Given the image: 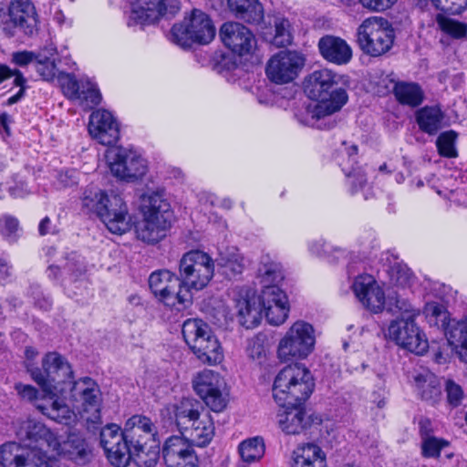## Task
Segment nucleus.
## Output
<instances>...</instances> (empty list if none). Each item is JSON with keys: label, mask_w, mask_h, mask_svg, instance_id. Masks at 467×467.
<instances>
[{"label": "nucleus", "mask_w": 467, "mask_h": 467, "mask_svg": "<svg viewBox=\"0 0 467 467\" xmlns=\"http://www.w3.org/2000/svg\"><path fill=\"white\" fill-rule=\"evenodd\" d=\"M22 443L7 442L0 448V462L4 467H57V461L48 451L84 465L91 459V449L79 433H69L58 441L44 424L26 421L17 432Z\"/></svg>", "instance_id": "nucleus-1"}, {"label": "nucleus", "mask_w": 467, "mask_h": 467, "mask_svg": "<svg viewBox=\"0 0 467 467\" xmlns=\"http://www.w3.org/2000/svg\"><path fill=\"white\" fill-rule=\"evenodd\" d=\"M346 77L329 68L313 71L306 79L305 92L315 100L307 105L306 123L314 125L321 119L339 111L348 102V95L344 88L337 87Z\"/></svg>", "instance_id": "nucleus-2"}, {"label": "nucleus", "mask_w": 467, "mask_h": 467, "mask_svg": "<svg viewBox=\"0 0 467 467\" xmlns=\"http://www.w3.org/2000/svg\"><path fill=\"white\" fill-rule=\"evenodd\" d=\"M81 210L86 214L99 216L112 234L121 235L131 228V215L119 194H109L99 188L88 187L81 196Z\"/></svg>", "instance_id": "nucleus-3"}, {"label": "nucleus", "mask_w": 467, "mask_h": 467, "mask_svg": "<svg viewBox=\"0 0 467 467\" xmlns=\"http://www.w3.org/2000/svg\"><path fill=\"white\" fill-rule=\"evenodd\" d=\"M140 220L135 223V234L146 244H156L166 236L171 226V204L166 199L165 190H148L140 196Z\"/></svg>", "instance_id": "nucleus-4"}, {"label": "nucleus", "mask_w": 467, "mask_h": 467, "mask_svg": "<svg viewBox=\"0 0 467 467\" xmlns=\"http://www.w3.org/2000/svg\"><path fill=\"white\" fill-rule=\"evenodd\" d=\"M314 386V379L308 368L300 364L288 365L275 378L273 397L281 407L297 404L309 398Z\"/></svg>", "instance_id": "nucleus-5"}, {"label": "nucleus", "mask_w": 467, "mask_h": 467, "mask_svg": "<svg viewBox=\"0 0 467 467\" xmlns=\"http://www.w3.org/2000/svg\"><path fill=\"white\" fill-rule=\"evenodd\" d=\"M394 312L400 313V317L393 320L389 326V337L397 345L413 352L422 355L429 348L425 335L420 330L414 322L419 316V310L405 299L396 298V309Z\"/></svg>", "instance_id": "nucleus-6"}, {"label": "nucleus", "mask_w": 467, "mask_h": 467, "mask_svg": "<svg viewBox=\"0 0 467 467\" xmlns=\"http://www.w3.org/2000/svg\"><path fill=\"white\" fill-rule=\"evenodd\" d=\"M182 333L185 343L202 363L216 365L223 360L221 344L207 323L189 318L183 322Z\"/></svg>", "instance_id": "nucleus-7"}, {"label": "nucleus", "mask_w": 467, "mask_h": 467, "mask_svg": "<svg viewBox=\"0 0 467 467\" xmlns=\"http://www.w3.org/2000/svg\"><path fill=\"white\" fill-rule=\"evenodd\" d=\"M27 371L45 394L59 391L63 395L66 386L73 379L70 364L55 351L48 352L43 357L41 368L27 365Z\"/></svg>", "instance_id": "nucleus-8"}, {"label": "nucleus", "mask_w": 467, "mask_h": 467, "mask_svg": "<svg viewBox=\"0 0 467 467\" xmlns=\"http://www.w3.org/2000/svg\"><path fill=\"white\" fill-rule=\"evenodd\" d=\"M316 330L312 324L297 320L280 338L276 355L282 362L306 358L315 349Z\"/></svg>", "instance_id": "nucleus-9"}, {"label": "nucleus", "mask_w": 467, "mask_h": 467, "mask_svg": "<svg viewBox=\"0 0 467 467\" xmlns=\"http://www.w3.org/2000/svg\"><path fill=\"white\" fill-rule=\"evenodd\" d=\"M68 402L86 421L98 423L101 419L102 394L97 382L86 377L72 379L66 386Z\"/></svg>", "instance_id": "nucleus-10"}, {"label": "nucleus", "mask_w": 467, "mask_h": 467, "mask_svg": "<svg viewBox=\"0 0 467 467\" xmlns=\"http://www.w3.org/2000/svg\"><path fill=\"white\" fill-rule=\"evenodd\" d=\"M105 161L110 174L121 182H138L149 171L148 161L130 149L110 147L105 151Z\"/></svg>", "instance_id": "nucleus-11"}, {"label": "nucleus", "mask_w": 467, "mask_h": 467, "mask_svg": "<svg viewBox=\"0 0 467 467\" xmlns=\"http://www.w3.org/2000/svg\"><path fill=\"white\" fill-rule=\"evenodd\" d=\"M214 275L213 259L205 252L192 250L185 253L179 263V279L182 287L192 290L203 289Z\"/></svg>", "instance_id": "nucleus-12"}, {"label": "nucleus", "mask_w": 467, "mask_h": 467, "mask_svg": "<svg viewBox=\"0 0 467 467\" xmlns=\"http://www.w3.org/2000/svg\"><path fill=\"white\" fill-rule=\"evenodd\" d=\"M149 285L155 297L171 310L182 311L192 305V293L182 287L179 276L169 270L151 273Z\"/></svg>", "instance_id": "nucleus-13"}, {"label": "nucleus", "mask_w": 467, "mask_h": 467, "mask_svg": "<svg viewBox=\"0 0 467 467\" xmlns=\"http://www.w3.org/2000/svg\"><path fill=\"white\" fill-rule=\"evenodd\" d=\"M357 42L365 54L379 57L392 47L394 31L387 19L371 16L365 19L358 27Z\"/></svg>", "instance_id": "nucleus-14"}, {"label": "nucleus", "mask_w": 467, "mask_h": 467, "mask_svg": "<svg viewBox=\"0 0 467 467\" xmlns=\"http://www.w3.org/2000/svg\"><path fill=\"white\" fill-rule=\"evenodd\" d=\"M279 294H285L279 286L262 288L259 296L251 289H242L235 299L240 324L246 328L258 326L262 320L263 308L267 305L277 304V299H281Z\"/></svg>", "instance_id": "nucleus-15"}, {"label": "nucleus", "mask_w": 467, "mask_h": 467, "mask_svg": "<svg viewBox=\"0 0 467 467\" xmlns=\"http://www.w3.org/2000/svg\"><path fill=\"white\" fill-rule=\"evenodd\" d=\"M215 36V27L209 16L201 10L194 9L189 16L171 30L170 39L176 45L186 48L192 43L208 44Z\"/></svg>", "instance_id": "nucleus-16"}, {"label": "nucleus", "mask_w": 467, "mask_h": 467, "mask_svg": "<svg viewBox=\"0 0 467 467\" xmlns=\"http://www.w3.org/2000/svg\"><path fill=\"white\" fill-rule=\"evenodd\" d=\"M196 394L215 412L223 411L228 403L226 383L224 379L211 369H203L192 379Z\"/></svg>", "instance_id": "nucleus-17"}, {"label": "nucleus", "mask_w": 467, "mask_h": 467, "mask_svg": "<svg viewBox=\"0 0 467 467\" xmlns=\"http://www.w3.org/2000/svg\"><path fill=\"white\" fill-rule=\"evenodd\" d=\"M351 288L357 299L372 313L382 312L386 306L389 311L394 312L396 298H400L395 294V296L389 295L387 300L383 289L378 285L375 278L368 274L357 276Z\"/></svg>", "instance_id": "nucleus-18"}, {"label": "nucleus", "mask_w": 467, "mask_h": 467, "mask_svg": "<svg viewBox=\"0 0 467 467\" xmlns=\"http://www.w3.org/2000/svg\"><path fill=\"white\" fill-rule=\"evenodd\" d=\"M180 9V0H133L128 26L150 25L161 17H172Z\"/></svg>", "instance_id": "nucleus-19"}, {"label": "nucleus", "mask_w": 467, "mask_h": 467, "mask_svg": "<svg viewBox=\"0 0 467 467\" xmlns=\"http://www.w3.org/2000/svg\"><path fill=\"white\" fill-rule=\"evenodd\" d=\"M130 437L117 424L106 425L100 431V444L108 460L115 467H127L130 459Z\"/></svg>", "instance_id": "nucleus-20"}, {"label": "nucleus", "mask_w": 467, "mask_h": 467, "mask_svg": "<svg viewBox=\"0 0 467 467\" xmlns=\"http://www.w3.org/2000/svg\"><path fill=\"white\" fill-rule=\"evenodd\" d=\"M305 65V57L296 51L284 50L274 55L268 61L265 72L276 84L293 81Z\"/></svg>", "instance_id": "nucleus-21"}, {"label": "nucleus", "mask_w": 467, "mask_h": 467, "mask_svg": "<svg viewBox=\"0 0 467 467\" xmlns=\"http://www.w3.org/2000/svg\"><path fill=\"white\" fill-rule=\"evenodd\" d=\"M9 19L5 23L4 30L10 36L18 31L32 35L36 27L35 6L30 0H12L9 6Z\"/></svg>", "instance_id": "nucleus-22"}, {"label": "nucleus", "mask_w": 467, "mask_h": 467, "mask_svg": "<svg viewBox=\"0 0 467 467\" xmlns=\"http://www.w3.org/2000/svg\"><path fill=\"white\" fill-rule=\"evenodd\" d=\"M88 132L99 144L111 146L119 139V123L110 111L98 109L89 116Z\"/></svg>", "instance_id": "nucleus-23"}, {"label": "nucleus", "mask_w": 467, "mask_h": 467, "mask_svg": "<svg viewBox=\"0 0 467 467\" xmlns=\"http://www.w3.org/2000/svg\"><path fill=\"white\" fill-rule=\"evenodd\" d=\"M220 37L232 52L244 56L250 54L256 47L252 31L238 22H226L220 29Z\"/></svg>", "instance_id": "nucleus-24"}, {"label": "nucleus", "mask_w": 467, "mask_h": 467, "mask_svg": "<svg viewBox=\"0 0 467 467\" xmlns=\"http://www.w3.org/2000/svg\"><path fill=\"white\" fill-rule=\"evenodd\" d=\"M162 456L166 467H198L192 446L182 436H171L165 441Z\"/></svg>", "instance_id": "nucleus-25"}, {"label": "nucleus", "mask_w": 467, "mask_h": 467, "mask_svg": "<svg viewBox=\"0 0 467 467\" xmlns=\"http://www.w3.org/2000/svg\"><path fill=\"white\" fill-rule=\"evenodd\" d=\"M45 404H37L39 410L44 415H47L51 420L68 425L76 420L77 414L75 409H70L69 405L65 401H68L67 391L61 395L59 391H55L54 394H45Z\"/></svg>", "instance_id": "nucleus-26"}, {"label": "nucleus", "mask_w": 467, "mask_h": 467, "mask_svg": "<svg viewBox=\"0 0 467 467\" xmlns=\"http://www.w3.org/2000/svg\"><path fill=\"white\" fill-rule=\"evenodd\" d=\"M318 49L324 59L337 66L347 65L352 59V48L339 36L327 35L318 41Z\"/></svg>", "instance_id": "nucleus-27"}, {"label": "nucleus", "mask_w": 467, "mask_h": 467, "mask_svg": "<svg viewBox=\"0 0 467 467\" xmlns=\"http://www.w3.org/2000/svg\"><path fill=\"white\" fill-rule=\"evenodd\" d=\"M412 380L414 390L421 400L435 405L441 400V385L434 373L428 369L416 371Z\"/></svg>", "instance_id": "nucleus-28"}, {"label": "nucleus", "mask_w": 467, "mask_h": 467, "mask_svg": "<svg viewBox=\"0 0 467 467\" xmlns=\"http://www.w3.org/2000/svg\"><path fill=\"white\" fill-rule=\"evenodd\" d=\"M182 437L191 445L206 446L214 436V423L208 412H203L191 424L181 431Z\"/></svg>", "instance_id": "nucleus-29"}, {"label": "nucleus", "mask_w": 467, "mask_h": 467, "mask_svg": "<svg viewBox=\"0 0 467 467\" xmlns=\"http://www.w3.org/2000/svg\"><path fill=\"white\" fill-rule=\"evenodd\" d=\"M282 412H279L278 426L286 435H299L310 426L309 417L297 404L285 405Z\"/></svg>", "instance_id": "nucleus-30"}, {"label": "nucleus", "mask_w": 467, "mask_h": 467, "mask_svg": "<svg viewBox=\"0 0 467 467\" xmlns=\"http://www.w3.org/2000/svg\"><path fill=\"white\" fill-rule=\"evenodd\" d=\"M165 410L174 420L180 431L187 428L189 423L191 424L204 412L199 401L191 398L182 399L180 401L167 406Z\"/></svg>", "instance_id": "nucleus-31"}, {"label": "nucleus", "mask_w": 467, "mask_h": 467, "mask_svg": "<svg viewBox=\"0 0 467 467\" xmlns=\"http://www.w3.org/2000/svg\"><path fill=\"white\" fill-rule=\"evenodd\" d=\"M326 453L316 443H305L297 446L292 454L291 467H324Z\"/></svg>", "instance_id": "nucleus-32"}, {"label": "nucleus", "mask_w": 467, "mask_h": 467, "mask_svg": "<svg viewBox=\"0 0 467 467\" xmlns=\"http://www.w3.org/2000/svg\"><path fill=\"white\" fill-rule=\"evenodd\" d=\"M127 437H130V443L133 444L136 440L147 441V442L157 443V431L151 420L146 416L134 415L126 422Z\"/></svg>", "instance_id": "nucleus-33"}, {"label": "nucleus", "mask_w": 467, "mask_h": 467, "mask_svg": "<svg viewBox=\"0 0 467 467\" xmlns=\"http://www.w3.org/2000/svg\"><path fill=\"white\" fill-rule=\"evenodd\" d=\"M229 11L248 24H258L264 18V8L259 0H227Z\"/></svg>", "instance_id": "nucleus-34"}, {"label": "nucleus", "mask_w": 467, "mask_h": 467, "mask_svg": "<svg viewBox=\"0 0 467 467\" xmlns=\"http://www.w3.org/2000/svg\"><path fill=\"white\" fill-rule=\"evenodd\" d=\"M257 278L262 288L279 286L284 280V271L281 264L269 254L261 257Z\"/></svg>", "instance_id": "nucleus-35"}, {"label": "nucleus", "mask_w": 467, "mask_h": 467, "mask_svg": "<svg viewBox=\"0 0 467 467\" xmlns=\"http://www.w3.org/2000/svg\"><path fill=\"white\" fill-rule=\"evenodd\" d=\"M147 441L136 440V442L130 444L131 459L135 461L139 467H154L159 460L160 450L157 443H150Z\"/></svg>", "instance_id": "nucleus-36"}, {"label": "nucleus", "mask_w": 467, "mask_h": 467, "mask_svg": "<svg viewBox=\"0 0 467 467\" xmlns=\"http://www.w3.org/2000/svg\"><path fill=\"white\" fill-rule=\"evenodd\" d=\"M420 129L430 134H436L444 126V114L439 107H424L416 113Z\"/></svg>", "instance_id": "nucleus-37"}, {"label": "nucleus", "mask_w": 467, "mask_h": 467, "mask_svg": "<svg viewBox=\"0 0 467 467\" xmlns=\"http://www.w3.org/2000/svg\"><path fill=\"white\" fill-rule=\"evenodd\" d=\"M446 336L450 345L455 348L460 358L467 362V317L449 324Z\"/></svg>", "instance_id": "nucleus-38"}, {"label": "nucleus", "mask_w": 467, "mask_h": 467, "mask_svg": "<svg viewBox=\"0 0 467 467\" xmlns=\"http://www.w3.org/2000/svg\"><path fill=\"white\" fill-rule=\"evenodd\" d=\"M56 48L50 45L38 51L35 63L37 73L47 81L53 80L58 75L55 63Z\"/></svg>", "instance_id": "nucleus-39"}, {"label": "nucleus", "mask_w": 467, "mask_h": 467, "mask_svg": "<svg viewBox=\"0 0 467 467\" xmlns=\"http://www.w3.org/2000/svg\"><path fill=\"white\" fill-rule=\"evenodd\" d=\"M217 265L222 273L229 278L240 275L245 266L244 256L236 250L221 253L217 259Z\"/></svg>", "instance_id": "nucleus-40"}, {"label": "nucleus", "mask_w": 467, "mask_h": 467, "mask_svg": "<svg viewBox=\"0 0 467 467\" xmlns=\"http://www.w3.org/2000/svg\"><path fill=\"white\" fill-rule=\"evenodd\" d=\"M102 99V96L96 83L88 78H82V86L78 92L76 101L85 110H90L98 106Z\"/></svg>", "instance_id": "nucleus-41"}, {"label": "nucleus", "mask_w": 467, "mask_h": 467, "mask_svg": "<svg viewBox=\"0 0 467 467\" xmlns=\"http://www.w3.org/2000/svg\"><path fill=\"white\" fill-rule=\"evenodd\" d=\"M281 299H277V304L263 308V314L267 322L273 326H280L285 323L290 311L288 298L285 294H279Z\"/></svg>", "instance_id": "nucleus-42"}, {"label": "nucleus", "mask_w": 467, "mask_h": 467, "mask_svg": "<svg viewBox=\"0 0 467 467\" xmlns=\"http://www.w3.org/2000/svg\"><path fill=\"white\" fill-rule=\"evenodd\" d=\"M396 99L402 104L412 107L418 106L422 101V92L418 85L400 82L394 86Z\"/></svg>", "instance_id": "nucleus-43"}, {"label": "nucleus", "mask_w": 467, "mask_h": 467, "mask_svg": "<svg viewBox=\"0 0 467 467\" xmlns=\"http://www.w3.org/2000/svg\"><path fill=\"white\" fill-rule=\"evenodd\" d=\"M439 29L445 35L455 39H462L467 36V24L442 14L436 16Z\"/></svg>", "instance_id": "nucleus-44"}, {"label": "nucleus", "mask_w": 467, "mask_h": 467, "mask_svg": "<svg viewBox=\"0 0 467 467\" xmlns=\"http://www.w3.org/2000/svg\"><path fill=\"white\" fill-rule=\"evenodd\" d=\"M239 452L242 460L247 463L259 461L265 454V443L263 439L254 437L244 441L239 445Z\"/></svg>", "instance_id": "nucleus-45"}, {"label": "nucleus", "mask_w": 467, "mask_h": 467, "mask_svg": "<svg viewBox=\"0 0 467 467\" xmlns=\"http://www.w3.org/2000/svg\"><path fill=\"white\" fill-rule=\"evenodd\" d=\"M14 78V84L19 87V90L15 95L7 99L8 105H13L18 102L25 93L26 78L22 73L16 69H11L6 65H0V83Z\"/></svg>", "instance_id": "nucleus-46"}, {"label": "nucleus", "mask_w": 467, "mask_h": 467, "mask_svg": "<svg viewBox=\"0 0 467 467\" xmlns=\"http://www.w3.org/2000/svg\"><path fill=\"white\" fill-rule=\"evenodd\" d=\"M292 27L288 19L276 17L275 19V35L272 43L276 47H285L292 43Z\"/></svg>", "instance_id": "nucleus-47"}, {"label": "nucleus", "mask_w": 467, "mask_h": 467, "mask_svg": "<svg viewBox=\"0 0 467 467\" xmlns=\"http://www.w3.org/2000/svg\"><path fill=\"white\" fill-rule=\"evenodd\" d=\"M457 133L453 130H448L440 134L437 139L436 145L439 153L447 158H453L457 156L455 149V140Z\"/></svg>", "instance_id": "nucleus-48"}, {"label": "nucleus", "mask_w": 467, "mask_h": 467, "mask_svg": "<svg viewBox=\"0 0 467 467\" xmlns=\"http://www.w3.org/2000/svg\"><path fill=\"white\" fill-rule=\"evenodd\" d=\"M21 229L18 220L8 214L0 217V234L9 243H14L20 235Z\"/></svg>", "instance_id": "nucleus-49"}, {"label": "nucleus", "mask_w": 467, "mask_h": 467, "mask_svg": "<svg viewBox=\"0 0 467 467\" xmlns=\"http://www.w3.org/2000/svg\"><path fill=\"white\" fill-rule=\"evenodd\" d=\"M57 79L64 94L69 99L76 101L82 86V79L77 80L75 76L63 72L58 73Z\"/></svg>", "instance_id": "nucleus-50"}, {"label": "nucleus", "mask_w": 467, "mask_h": 467, "mask_svg": "<svg viewBox=\"0 0 467 467\" xmlns=\"http://www.w3.org/2000/svg\"><path fill=\"white\" fill-rule=\"evenodd\" d=\"M424 314L431 326H443L448 318V312L444 306L436 302H430L424 307Z\"/></svg>", "instance_id": "nucleus-51"}, {"label": "nucleus", "mask_w": 467, "mask_h": 467, "mask_svg": "<svg viewBox=\"0 0 467 467\" xmlns=\"http://www.w3.org/2000/svg\"><path fill=\"white\" fill-rule=\"evenodd\" d=\"M448 445L449 442L446 440L426 436L421 442L422 455L426 458H438L441 451Z\"/></svg>", "instance_id": "nucleus-52"}, {"label": "nucleus", "mask_w": 467, "mask_h": 467, "mask_svg": "<svg viewBox=\"0 0 467 467\" xmlns=\"http://www.w3.org/2000/svg\"><path fill=\"white\" fill-rule=\"evenodd\" d=\"M63 272L69 275L72 280H76L86 272L84 259L76 253L71 254L63 268Z\"/></svg>", "instance_id": "nucleus-53"}, {"label": "nucleus", "mask_w": 467, "mask_h": 467, "mask_svg": "<svg viewBox=\"0 0 467 467\" xmlns=\"http://www.w3.org/2000/svg\"><path fill=\"white\" fill-rule=\"evenodd\" d=\"M348 177V183L351 185L352 192H357L359 189H362L366 182L367 178L361 168L357 167H347L346 165L342 168Z\"/></svg>", "instance_id": "nucleus-54"}, {"label": "nucleus", "mask_w": 467, "mask_h": 467, "mask_svg": "<svg viewBox=\"0 0 467 467\" xmlns=\"http://www.w3.org/2000/svg\"><path fill=\"white\" fill-rule=\"evenodd\" d=\"M266 337L263 334H257L249 339L247 344V354L253 359H259L265 355Z\"/></svg>", "instance_id": "nucleus-55"}, {"label": "nucleus", "mask_w": 467, "mask_h": 467, "mask_svg": "<svg viewBox=\"0 0 467 467\" xmlns=\"http://www.w3.org/2000/svg\"><path fill=\"white\" fill-rule=\"evenodd\" d=\"M436 9L460 14L467 7V0H431Z\"/></svg>", "instance_id": "nucleus-56"}, {"label": "nucleus", "mask_w": 467, "mask_h": 467, "mask_svg": "<svg viewBox=\"0 0 467 467\" xmlns=\"http://www.w3.org/2000/svg\"><path fill=\"white\" fill-rule=\"evenodd\" d=\"M445 391L447 401L450 405L457 407L463 399V390L462 387L452 379H447L445 382Z\"/></svg>", "instance_id": "nucleus-57"}, {"label": "nucleus", "mask_w": 467, "mask_h": 467, "mask_svg": "<svg viewBox=\"0 0 467 467\" xmlns=\"http://www.w3.org/2000/svg\"><path fill=\"white\" fill-rule=\"evenodd\" d=\"M16 389L18 392V394L23 398L26 399L35 404V406L37 408V404H45V393L43 392L42 399H39V393L37 389L31 386V385H24L21 383H18L16 385Z\"/></svg>", "instance_id": "nucleus-58"}, {"label": "nucleus", "mask_w": 467, "mask_h": 467, "mask_svg": "<svg viewBox=\"0 0 467 467\" xmlns=\"http://www.w3.org/2000/svg\"><path fill=\"white\" fill-rule=\"evenodd\" d=\"M37 56L38 51H18L12 54V62L19 67H26L31 63H36Z\"/></svg>", "instance_id": "nucleus-59"}, {"label": "nucleus", "mask_w": 467, "mask_h": 467, "mask_svg": "<svg viewBox=\"0 0 467 467\" xmlns=\"http://www.w3.org/2000/svg\"><path fill=\"white\" fill-rule=\"evenodd\" d=\"M398 0H358L364 8L380 12L390 8Z\"/></svg>", "instance_id": "nucleus-60"}, {"label": "nucleus", "mask_w": 467, "mask_h": 467, "mask_svg": "<svg viewBox=\"0 0 467 467\" xmlns=\"http://www.w3.org/2000/svg\"><path fill=\"white\" fill-rule=\"evenodd\" d=\"M308 249L313 254L322 256L327 252L328 244L321 238L315 239L309 242Z\"/></svg>", "instance_id": "nucleus-61"}, {"label": "nucleus", "mask_w": 467, "mask_h": 467, "mask_svg": "<svg viewBox=\"0 0 467 467\" xmlns=\"http://www.w3.org/2000/svg\"><path fill=\"white\" fill-rule=\"evenodd\" d=\"M386 390L383 387H379L378 389L371 392L369 396V401L376 404L378 408H383L386 405Z\"/></svg>", "instance_id": "nucleus-62"}, {"label": "nucleus", "mask_w": 467, "mask_h": 467, "mask_svg": "<svg viewBox=\"0 0 467 467\" xmlns=\"http://www.w3.org/2000/svg\"><path fill=\"white\" fill-rule=\"evenodd\" d=\"M11 275V266L7 262L0 259V282L5 283Z\"/></svg>", "instance_id": "nucleus-63"}, {"label": "nucleus", "mask_w": 467, "mask_h": 467, "mask_svg": "<svg viewBox=\"0 0 467 467\" xmlns=\"http://www.w3.org/2000/svg\"><path fill=\"white\" fill-rule=\"evenodd\" d=\"M51 221L48 217H45L41 220L38 231L41 235H46L50 233Z\"/></svg>", "instance_id": "nucleus-64"}]
</instances>
